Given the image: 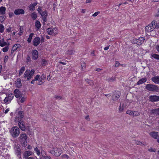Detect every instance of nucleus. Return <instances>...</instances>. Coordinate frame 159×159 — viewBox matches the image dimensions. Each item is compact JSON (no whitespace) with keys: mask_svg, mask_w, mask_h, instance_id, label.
<instances>
[{"mask_svg":"<svg viewBox=\"0 0 159 159\" xmlns=\"http://www.w3.org/2000/svg\"><path fill=\"white\" fill-rule=\"evenodd\" d=\"M157 22H156V21H153L151 23V24L152 25H153L154 26V27H156V26L157 25Z\"/></svg>","mask_w":159,"mask_h":159,"instance_id":"obj_53","label":"nucleus"},{"mask_svg":"<svg viewBox=\"0 0 159 159\" xmlns=\"http://www.w3.org/2000/svg\"><path fill=\"white\" fill-rule=\"evenodd\" d=\"M5 20V18L3 16H0V21L2 23Z\"/></svg>","mask_w":159,"mask_h":159,"instance_id":"obj_45","label":"nucleus"},{"mask_svg":"<svg viewBox=\"0 0 159 159\" xmlns=\"http://www.w3.org/2000/svg\"><path fill=\"white\" fill-rule=\"evenodd\" d=\"M46 78V76L44 74H43L41 75L40 77V79L41 80H42L44 82L45 81V80Z\"/></svg>","mask_w":159,"mask_h":159,"instance_id":"obj_38","label":"nucleus"},{"mask_svg":"<svg viewBox=\"0 0 159 159\" xmlns=\"http://www.w3.org/2000/svg\"><path fill=\"white\" fill-rule=\"evenodd\" d=\"M38 81V82L37 83V84L39 85H40L42 84L44 82L42 80L39 79Z\"/></svg>","mask_w":159,"mask_h":159,"instance_id":"obj_51","label":"nucleus"},{"mask_svg":"<svg viewBox=\"0 0 159 159\" xmlns=\"http://www.w3.org/2000/svg\"><path fill=\"white\" fill-rule=\"evenodd\" d=\"M18 125L19 127L22 131H25L26 129L25 126L22 120H20V121H19V122L18 123Z\"/></svg>","mask_w":159,"mask_h":159,"instance_id":"obj_11","label":"nucleus"},{"mask_svg":"<svg viewBox=\"0 0 159 159\" xmlns=\"http://www.w3.org/2000/svg\"><path fill=\"white\" fill-rule=\"evenodd\" d=\"M9 45V43H8L7 44V43L6 42H5L3 39H2V40H0V46L2 47H3L4 46L7 45Z\"/></svg>","mask_w":159,"mask_h":159,"instance_id":"obj_25","label":"nucleus"},{"mask_svg":"<svg viewBox=\"0 0 159 159\" xmlns=\"http://www.w3.org/2000/svg\"><path fill=\"white\" fill-rule=\"evenodd\" d=\"M119 65H120V64L119 61H116V64H115V67H117L119 66Z\"/></svg>","mask_w":159,"mask_h":159,"instance_id":"obj_62","label":"nucleus"},{"mask_svg":"<svg viewBox=\"0 0 159 159\" xmlns=\"http://www.w3.org/2000/svg\"><path fill=\"white\" fill-rule=\"evenodd\" d=\"M70 148L71 149V150H70V149H69L70 153H71L72 154H73L74 152V148H73V147H70Z\"/></svg>","mask_w":159,"mask_h":159,"instance_id":"obj_49","label":"nucleus"},{"mask_svg":"<svg viewBox=\"0 0 159 159\" xmlns=\"http://www.w3.org/2000/svg\"><path fill=\"white\" fill-rule=\"evenodd\" d=\"M48 152L56 157L59 156L62 152L61 148L57 147H54L52 150Z\"/></svg>","mask_w":159,"mask_h":159,"instance_id":"obj_3","label":"nucleus"},{"mask_svg":"<svg viewBox=\"0 0 159 159\" xmlns=\"http://www.w3.org/2000/svg\"><path fill=\"white\" fill-rule=\"evenodd\" d=\"M15 85L16 87L20 88L22 86L21 80L20 78L17 79L15 82Z\"/></svg>","mask_w":159,"mask_h":159,"instance_id":"obj_12","label":"nucleus"},{"mask_svg":"<svg viewBox=\"0 0 159 159\" xmlns=\"http://www.w3.org/2000/svg\"><path fill=\"white\" fill-rule=\"evenodd\" d=\"M147 26L148 28H149L150 29L152 30H153V28H154V27L153 26V25H151V24H149Z\"/></svg>","mask_w":159,"mask_h":159,"instance_id":"obj_52","label":"nucleus"},{"mask_svg":"<svg viewBox=\"0 0 159 159\" xmlns=\"http://www.w3.org/2000/svg\"><path fill=\"white\" fill-rule=\"evenodd\" d=\"M8 59V57L7 56H6L4 59V61L5 63L6 62Z\"/></svg>","mask_w":159,"mask_h":159,"instance_id":"obj_59","label":"nucleus"},{"mask_svg":"<svg viewBox=\"0 0 159 159\" xmlns=\"http://www.w3.org/2000/svg\"><path fill=\"white\" fill-rule=\"evenodd\" d=\"M145 30L146 31H147L148 32H151L152 30H151V29H150L149 28H148V26H146L145 27Z\"/></svg>","mask_w":159,"mask_h":159,"instance_id":"obj_50","label":"nucleus"},{"mask_svg":"<svg viewBox=\"0 0 159 159\" xmlns=\"http://www.w3.org/2000/svg\"><path fill=\"white\" fill-rule=\"evenodd\" d=\"M109 82H112L115 80V78L114 77H112L107 80Z\"/></svg>","mask_w":159,"mask_h":159,"instance_id":"obj_36","label":"nucleus"},{"mask_svg":"<svg viewBox=\"0 0 159 159\" xmlns=\"http://www.w3.org/2000/svg\"><path fill=\"white\" fill-rule=\"evenodd\" d=\"M151 112L154 115L159 116V108L155 109L152 110Z\"/></svg>","mask_w":159,"mask_h":159,"instance_id":"obj_23","label":"nucleus"},{"mask_svg":"<svg viewBox=\"0 0 159 159\" xmlns=\"http://www.w3.org/2000/svg\"><path fill=\"white\" fill-rule=\"evenodd\" d=\"M31 16L34 20H35L37 17L36 14L34 12H33L31 14Z\"/></svg>","mask_w":159,"mask_h":159,"instance_id":"obj_33","label":"nucleus"},{"mask_svg":"<svg viewBox=\"0 0 159 159\" xmlns=\"http://www.w3.org/2000/svg\"><path fill=\"white\" fill-rule=\"evenodd\" d=\"M25 70V67L24 66L22 67L20 70L19 75H21L22 74L24 71Z\"/></svg>","mask_w":159,"mask_h":159,"instance_id":"obj_34","label":"nucleus"},{"mask_svg":"<svg viewBox=\"0 0 159 159\" xmlns=\"http://www.w3.org/2000/svg\"><path fill=\"white\" fill-rule=\"evenodd\" d=\"M6 8L4 7H0V13L2 15H4L5 14Z\"/></svg>","mask_w":159,"mask_h":159,"instance_id":"obj_24","label":"nucleus"},{"mask_svg":"<svg viewBox=\"0 0 159 159\" xmlns=\"http://www.w3.org/2000/svg\"><path fill=\"white\" fill-rule=\"evenodd\" d=\"M8 46L6 47L2 48V51L4 52H7L8 51Z\"/></svg>","mask_w":159,"mask_h":159,"instance_id":"obj_43","label":"nucleus"},{"mask_svg":"<svg viewBox=\"0 0 159 159\" xmlns=\"http://www.w3.org/2000/svg\"><path fill=\"white\" fill-rule=\"evenodd\" d=\"M34 71V70H32L30 72V70H26L24 73V77L25 78H27V80H29L33 76Z\"/></svg>","mask_w":159,"mask_h":159,"instance_id":"obj_5","label":"nucleus"},{"mask_svg":"<svg viewBox=\"0 0 159 159\" xmlns=\"http://www.w3.org/2000/svg\"><path fill=\"white\" fill-rule=\"evenodd\" d=\"M158 132H152L150 133V135L154 139H157V137Z\"/></svg>","mask_w":159,"mask_h":159,"instance_id":"obj_27","label":"nucleus"},{"mask_svg":"<svg viewBox=\"0 0 159 159\" xmlns=\"http://www.w3.org/2000/svg\"><path fill=\"white\" fill-rule=\"evenodd\" d=\"M17 152H16L17 156L19 157H20V149H18L17 150Z\"/></svg>","mask_w":159,"mask_h":159,"instance_id":"obj_46","label":"nucleus"},{"mask_svg":"<svg viewBox=\"0 0 159 159\" xmlns=\"http://www.w3.org/2000/svg\"><path fill=\"white\" fill-rule=\"evenodd\" d=\"M148 151L150 152H155L156 150L153 148H150L148 149Z\"/></svg>","mask_w":159,"mask_h":159,"instance_id":"obj_60","label":"nucleus"},{"mask_svg":"<svg viewBox=\"0 0 159 159\" xmlns=\"http://www.w3.org/2000/svg\"><path fill=\"white\" fill-rule=\"evenodd\" d=\"M27 136L25 134H21L18 139L22 146L25 147L27 145Z\"/></svg>","mask_w":159,"mask_h":159,"instance_id":"obj_1","label":"nucleus"},{"mask_svg":"<svg viewBox=\"0 0 159 159\" xmlns=\"http://www.w3.org/2000/svg\"><path fill=\"white\" fill-rule=\"evenodd\" d=\"M147 78L145 77L142 78L138 81L137 83V84L139 85L140 84H141L146 82L147 81Z\"/></svg>","mask_w":159,"mask_h":159,"instance_id":"obj_22","label":"nucleus"},{"mask_svg":"<svg viewBox=\"0 0 159 159\" xmlns=\"http://www.w3.org/2000/svg\"><path fill=\"white\" fill-rule=\"evenodd\" d=\"M133 111L128 110L126 111V113L131 116H132V115H133Z\"/></svg>","mask_w":159,"mask_h":159,"instance_id":"obj_42","label":"nucleus"},{"mask_svg":"<svg viewBox=\"0 0 159 159\" xmlns=\"http://www.w3.org/2000/svg\"><path fill=\"white\" fill-rule=\"evenodd\" d=\"M15 45L16 46V47L18 49L19 48H20L21 47V45L19 44H15Z\"/></svg>","mask_w":159,"mask_h":159,"instance_id":"obj_64","label":"nucleus"},{"mask_svg":"<svg viewBox=\"0 0 159 159\" xmlns=\"http://www.w3.org/2000/svg\"><path fill=\"white\" fill-rule=\"evenodd\" d=\"M120 93L118 91H115L113 93L112 96V99L113 101L117 100L120 98Z\"/></svg>","mask_w":159,"mask_h":159,"instance_id":"obj_7","label":"nucleus"},{"mask_svg":"<svg viewBox=\"0 0 159 159\" xmlns=\"http://www.w3.org/2000/svg\"><path fill=\"white\" fill-rule=\"evenodd\" d=\"M124 109V107L122 106L121 107V104L120 105V106L119 107V110L120 111H122Z\"/></svg>","mask_w":159,"mask_h":159,"instance_id":"obj_48","label":"nucleus"},{"mask_svg":"<svg viewBox=\"0 0 159 159\" xmlns=\"http://www.w3.org/2000/svg\"><path fill=\"white\" fill-rule=\"evenodd\" d=\"M33 35V33H31L30 34L29 37L27 40V41L28 43H30L31 42V39H32Z\"/></svg>","mask_w":159,"mask_h":159,"instance_id":"obj_31","label":"nucleus"},{"mask_svg":"<svg viewBox=\"0 0 159 159\" xmlns=\"http://www.w3.org/2000/svg\"><path fill=\"white\" fill-rule=\"evenodd\" d=\"M15 96L17 98L21 97L22 96V94L18 89H16L14 91Z\"/></svg>","mask_w":159,"mask_h":159,"instance_id":"obj_9","label":"nucleus"},{"mask_svg":"<svg viewBox=\"0 0 159 159\" xmlns=\"http://www.w3.org/2000/svg\"><path fill=\"white\" fill-rule=\"evenodd\" d=\"M32 58L34 60L37 59L38 57V51L35 50H33L32 51Z\"/></svg>","mask_w":159,"mask_h":159,"instance_id":"obj_13","label":"nucleus"},{"mask_svg":"<svg viewBox=\"0 0 159 159\" xmlns=\"http://www.w3.org/2000/svg\"><path fill=\"white\" fill-rule=\"evenodd\" d=\"M39 75H37L34 78V80L35 81L39 80Z\"/></svg>","mask_w":159,"mask_h":159,"instance_id":"obj_54","label":"nucleus"},{"mask_svg":"<svg viewBox=\"0 0 159 159\" xmlns=\"http://www.w3.org/2000/svg\"><path fill=\"white\" fill-rule=\"evenodd\" d=\"M34 151L36 152L37 155L39 156L40 154V152L37 148H35L34 149Z\"/></svg>","mask_w":159,"mask_h":159,"instance_id":"obj_40","label":"nucleus"},{"mask_svg":"<svg viewBox=\"0 0 159 159\" xmlns=\"http://www.w3.org/2000/svg\"><path fill=\"white\" fill-rule=\"evenodd\" d=\"M20 121V120H19V118L18 117H15V119H14V121L15 122H18V123L19 122V121Z\"/></svg>","mask_w":159,"mask_h":159,"instance_id":"obj_55","label":"nucleus"},{"mask_svg":"<svg viewBox=\"0 0 159 159\" xmlns=\"http://www.w3.org/2000/svg\"><path fill=\"white\" fill-rule=\"evenodd\" d=\"M62 158L64 159H68L69 157V156L66 154L62 155L61 156Z\"/></svg>","mask_w":159,"mask_h":159,"instance_id":"obj_47","label":"nucleus"},{"mask_svg":"<svg viewBox=\"0 0 159 159\" xmlns=\"http://www.w3.org/2000/svg\"><path fill=\"white\" fill-rule=\"evenodd\" d=\"M4 30V28L3 25L2 24H0V32L2 33Z\"/></svg>","mask_w":159,"mask_h":159,"instance_id":"obj_41","label":"nucleus"},{"mask_svg":"<svg viewBox=\"0 0 159 159\" xmlns=\"http://www.w3.org/2000/svg\"><path fill=\"white\" fill-rule=\"evenodd\" d=\"M135 143L137 145L140 146H147V143H143L139 141H135Z\"/></svg>","mask_w":159,"mask_h":159,"instance_id":"obj_26","label":"nucleus"},{"mask_svg":"<svg viewBox=\"0 0 159 159\" xmlns=\"http://www.w3.org/2000/svg\"><path fill=\"white\" fill-rule=\"evenodd\" d=\"M75 52V51L74 49L71 48L68 50L66 53L67 54L69 55H73L74 54Z\"/></svg>","mask_w":159,"mask_h":159,"instance_id":"obj_21","label":"nucleus"},{"mask_svg":"<svg viewBox=\"0 0 159 159\" xmlns=\"http://www.w3.org/2000/svg\"><path fill=\"white\" fill-rule=\"evenodd\" d=\"M20 129L17 126H15L11 129L10 133L13 137H17L20 134Z\"/></svg>","mask_w":159,"mask_h":159,"instance_id":"obj_2","label":"nucleus"},{"mask_svg":"<svg viewBox=\"0 0 159 159\" xmlns=\"http://www.w3.org/2000/svg\"><path fill=\"white\" fill-rule=\"evenodd\" d=\"M24 13L25 11L24 10L21 9H17L15 10L14 11V13L16 15L24 14Z\"/></svg>","mask_w":159,"mask_h":159,"instance_id":"obj_18","label":"nucleus"},{"mask_svg":"<svg viewBox=\"0 0 159 159\" xmlns=\"http://www.w3.org/2000/svg\"><path fill=\"white\" fill-rule=\"evenodd\" d=\"M40 42V38L39 37H36L33 41V45L35 46H37L39 44Z\"/></svg>","mask_w":159,"mask_h":159,"instance_id":"obj_17","label":"nucleus"},{"mask_svg":"<svg viewBox=\"0 0 159 159\" xmlns=\"http://www.w3.org/2000/svg\"><path fill=\"white\" fill-rule=\"evenodd\" d=\"M47 33L49 35H55L58 33L57 28H49L47 30Z\"/></svg>","mask_w":159,"mask_h":159,"instance_id":"obj_6","label":"nucleus"},{"mask_svg":"<svg viewBox=\"0 0 159 159\" xmlns=\"http://www.w3.org/2000/svg\"><path fill=\"white\" fill-rule=\"evenodd\" d=\"M156 84H159V76H155L151 79Z\"/></svg>","mask_w":159,"mask_h":159,"instance_id":"obj_19","label":"nucleus"},{"mask_svg":"<svg viewBox=\"0 0 159 159\" xmlns=\"http://www.w3.org/2000/svg\"><path fill=\"white\" fill-rule=\"evenodd\" d=\"M18 49L16 47V46L14 45L12 47V50H11V52H13L16 50L17 49Z\"/></svg>","mask_w":159,"mask_h":159,"instance_id":"obj_44","label":"nucleus"},{"mask_svg":"<svg viewBox=\"0 0 159 159\" xmlns=\"http://www.w3.org/2000/svg\"><path fill=\"white\" fill-rule=\"evenodd\" d=\"M48 61L45 59H43L42 61L41 65L42 66H45Z\"/></svg>","mask_w":159,"mask_h":159,"instance_id":"obj_35","label":"nucleus"},{"mask_svg":"<svg viewBox=\"0 0 159 159\" xmlns=\"http://www.w3.org/2000/svg\"><path fill=\"white\" fill-rule=\"evenodd\" d=\"M146 89L150 91H159V88L156 85L148 84L146 86Z\"/></svg>","mask_w":159,"mask_h":159,"instance_id":"obj_4","label":"nucleus"},{"mask_svg":"<svg viewBox=\"0 0 159 159\" xmlns=\"http://www.w3.org/2000/svg\"><path fill=\"white\" fill-rule=\"evenodd\" d=\"M40 159H51V157L50 156H48L46 154L45 152H42L41 155L40 156Z\"/></svg>","mask_w":159,"mask_h":159,"instance_id":"obj_14","label":"nucleus"},{"mask_svg":"<svg viewBox=\"0 0 159 159\" xmlns=\"http://www.w3.org/2000/svg\"><path fill=\"white\" fill-rule=\"evenodd\" d=\"M100 13V12L99 11H97L94 13L92 15L93 16H96L98 14Z\"/></svg>","mask_w":159,"mask_h":159,"instance_id":"obj_61","label":"nucleus"},{"mask_svg":"<svg viewBox=\"0 0 159 159\" xmlns=\"http://www.w3.org/2000/svg\"><path fill=\"white\" fill-rule=\"evenodd\" d=\"M85 81L87 84H89L90 86H93V85L94 82L93 80L87 79H85Z\"/></svg>","mask_w":159,"mask_h":159,"instance_id":"obj_28","label":"nucleus"},{"mask_svg":"<svg viewBox=\"0 0 159 159\" xmlns=\"http://www.w3.org/2000/svg\"><path fill=\"white\" fill-rule=\"evenodd\" d=\"M152 56L154 58L159 60V55H158L156 54H153Z\"/></svg>","mask_w":159,"mask_h":159,"instance_id":"obj_39","label":"nucleus"},{"mask_svg":"<svg viewBox=\"0 0 159 159\" xmlns=\"http://www.w3.org/2000/svg\"><path fill=\"white\" fill-rule=\"evenodd\" d=\"M81 67L82 68V70H83L84 68H85L86 67V65L85 63H82L81 65Z\"/></svg>","mask_w":159,"mask_h":159,"instance_id":"obj_58","label":"nucleus"},{"mask_svg":"<svg viewBox=\"0 0 159 159\" xmlns=\"http://www.w3.org/2000/svg\"><path fill=\"white\" fill-rule=\"evenodd\" d=\"M37 4V2L31 4L29 7V10L30 11H33L35 9V7Z\"/></svg>","mask_w":159,"mask_h":159,"instance_id":"obj_20","label":"nucleus"},{"mask_svg":"<svg viewBox=\"0 0 159 159\" xmlns=\"http://www.w3.org/2000/svg\"><path fill=\"white\" fill-rule=\"evenodd\" d=\"M11 27H9L8 29H6V31H7L8 32V33H9V32H10V31H11Z\"/></svg>","mask_w":159,"mask_h":159,"instance_id":"obj_63","label":"nucleus"},{"mask_svg":"<svg viewBox=\"0 0 159 159\" xmlns=\"http://www.w3.org/2000/svg\"><path fill=\"white\" fill-rule=\"evenodd\" d=\"M55 98L57 99L60 100L62 99V97L59 96L55 95Z\"/></svg>","mask_w":159,"mask_h":159,"instance_id":"obj_56","label":"nucleus"},{"mask_svg":"<svg viewBox=\"0 0 159 159\" xmlns=\"http://www.w3.org/2000/svg\"><path fill=\"white\" fill-rule=\"evenodd\" d=\"M26 100V98L25 97H23L21 98L20 101H18V102L19 104H20V103H23Z\"/></svg>","mask_w":159,"mask_h":159,"instance_id":"obj_37","label":"nucleus"},{"mask_svg":"<svg viewBox=\"0 0 159 159\" xmlns=\"http://www.w3.org/2000/svg\"><path fill=\"white\" fill-rule=\"evenodd\" d=\"M33 154V153L31 151H25L23 154L24 157L25 158H28V157Z\"/></svg>","mask_w":159,"mask_h":159,"instance_id":"obj_16","label":"nucleus"},{"mask_svg":"<svg viewBox=\"0 0 159 159\" xmlns=\"http://www.w3.org/2000/svg\"><path fill=\"white\" fill-rule=\"evenodd\" d=\"M150 100L152 102L159 101V96L156 95L151 96L149 97Z\"/></svg>","mask_w":159,"mask_h":159,"instance_id":"obj_10","label":"nucleus"},{"mask_svg":"<svg viewBox=\"0 0 159 159\" xmlns=\"http://www.w3.org/2000/svg\"><path fill=\"white\" fill-rule=\"evenodd\" d=\"M35 25L37 28V30H38L40 28L41 25L40 22L37 20L35 22Z\"/></svg>","mask_w":159,"mask_h":159,"instance_id":"obj_29","label":"nucleus"},{"mask_svg":"<svg viewBox=\"0 0 159 159\" xmlns=\"http://www.w3.org/2000/svg\"><path fill=\"white\" fill-rule=\"evenodd\" d=\"M24 113L23 111H18V116L20 117V118H23L24 116Z\"/></svg>","mask_w":159,"mask_h":159,"instance_id":"obj_30","label":"nucleus"},{"mask_svg":"<svg viewBox=\"0 0 159 159\" xmlns=\"http://www.w3.org/2000/svg\"><path fill=\"white\" fill-rule=\"evenodd\" d=\"M14 96L11 93L8 94L7 96L4 100V102L5 103H9L11 102V101L13 99Z\"/></svg>","mask_w":159,"mask_h":159,"instance_id":"obj_8","label":"nucleus"},{"mask_svg":"<svg viewBox=\"0 0 159 159\" xmlns=\"http://www.w3.org/2000/svg\"><path fill=\"white\" fill-rule=\"evenodd\" d=\"M40 14L41 15L43 21L44 22H46L47 21L46 17L47 15V11H45L42 13L41 12Z\"/></svg>","mask_w":159,"mask_h":159,"instance_id":"obj_15","label":"nucleus"},{"mask_svg":"<svg viewBox=\"0 0 159 159\" xmlns=\"http://www.w3.org/2000/svg\"><path fill=\"white\" fill-rule=\"evenodd\" d=\"M133 114L132 115V116H138L140 115V113L138 111H133Z\"/></svg>","mask_w":159,"mask_h":159,"instance_id":"obj_32","label":"nucleus"},{"mask_svg":"<svg viewBox=\"0 0 159 159\" xmlns=\"http://www.w3.org/2000/svg\"><path fill=\"white\" fill-rule=\"evenodd\" d=\"M139 39V41H141V43H141V44L142 43H143V41L145 39H144V38H143V37H140V38Z\"/></svg>","mask_w":159,"mask_h":159,"instance_id":"obj_57","label":"nucleus"}]
</instances>
